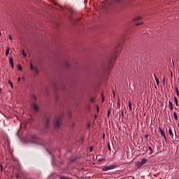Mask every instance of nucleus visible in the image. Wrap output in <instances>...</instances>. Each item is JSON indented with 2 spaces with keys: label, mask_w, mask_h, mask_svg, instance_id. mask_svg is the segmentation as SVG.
Returning a JSON list of instances; mask_svg holds the SVG:
<instances>
[{
  "label": "nucleus",
  "mask_w": 179,
  "mask_h": 179,
  "mask_svg": "<svg viewBox=\"0 0 179 179\" xmlns=\"http://www.w3.org/2000/svg\"><path fill=\"white\" fill-rule=\"evenodd\" d=\"M119 53L118 48H115L112 56L108 59L105 66H104V75L108 76L110 73V71L113 67V62L115 61L117 54Z\"/></svg>",
  "instance_id": "f257e3e1"
},
{
  "label": "nucleus",
  "mask_w": 179,
  "mask_h": 179,
  "mask_svg": "<svg viewBox=\"0 0 179 179\" xmlns=\"http://www.w3.org/2000/svg\"><path fill=\"white\" fill-rule=\"evenodd\" d=\"M41 139L36 135H32L31 137V141L33 143H38Z\"/></svg>",
  "instance_id": "f03ea898"
},
{
  "label": "nucleus",
  "mask_w": 179,
  "mask_h": 179,
  "mask_svg": "<svg viewBox=\"0 0 179 179\" xmlns=\"http://www.w3.org/2000/svg\"><path fill=\"white\" fill-rule=\"evenodd\" d=\"M61 122H62L61 118H58V119L56 120V121L55 122V127L56 129H59L60 127Z\"/></svg>",
  "instance_id": "7ed1b4c3"
},
{
  "label": "nucleus",
  "mask_w": 179,
  "mask_h": 179,
  "mask_svg": "<svg viewBox=\"0 0 179 179\" xmlns=\"http://www.w3.org/2000/svg\"><path fill=\"white\" fill-rule=\"evenodd\" d=\"M116 167L115 165H112V166H105L104 168L102 169V170L103 171H107L111 169H114Z\"/></svg>",
  "instance_id": "20e7f679"
},
{
  "label": "nucleus",
  "mask_w": 179,
  "mask_h": 179,
  "mask_svg": "<svg viewBox=\"0 0 179 179\" xmlns=\"http://www.w3.org/2000/svg\"><path fill=\"white\" fill-rule=\"evenodd\" d=\"M30 68H31V70L34 71L36 74L39 73V71H38L37 67H34L32 63H31V64H30Z\"/></svg>",
  "instance_id": "39448f33"
},
{
  "label": "nucleus",
  "mask_w": 179,
  "mask_h": 179,
  "mask_svg": "<svg viewBox=\"0 0 179 179\" xmlns=\"http://www.w3.org/2000/svg\"><path fill=\"white\" fill-rule=\"evenodd\" d=\"M49 124H50V119H49V117H46L45 120V122H44L45 127L46 129L48 128L49 127Z\"/></svg>",
  "instance_id": "423d86ee"
},
{
  "label": "nucleus",
  "mask_w": 179,
  "mask_h": 179,
  "mask_svg": "<svg viewBox=\"0 0 179 179\" xmlns=\"http://www.w3.org/2000/svg\"><path fill=\"white\" fill-rule=\"evenodd\" d=\"M159 131L161 132L162 136L164 138L165 141H166V134L164 132V131L163 129H162L161 128L159 129Z\"/></svg>",
  "instance_id": "0eeeda50"
},
{
  "label": "nucleus",
  "mask_w": 179,
  "mask_h": 179,
  "mask_svg": "<svg viewBox=\"0 0 179 179\" xmlns=\"http://www.w3.org/2000/svg\"><path fill=\"white\" fill-rule=\"evenodd\" d=\"M33 108L36 112H38L39 110V107L36 103H33Z\"/></svg>",
  "instance_id": "6e6552de"
},
{
  "label": "nucleus",
  "mask_w": 179,
  "mask_h": 179,
  "mask_svg": "<svg viewBox=\"0 0 179 179\" xmlns=\"http://www.w3.org/2000/svg\"><path fill=\"white\" fill-rule=\"evenodd\" d=\"M9 63L11 65L12 69H13L14 68V64H13V57H10V59H9Z\"/></svg>",
  "instance_id": "1a4fd4ad"
},
{
  "label": "nucleus",
  "mask_w": 179,
  "mask_h": 179,
  "mask_svg": "<svg viewBox=\"0 0 179 179\" xmlns=\"http://www.w3.org/2000/svg\"><path fill=\"white\" fill-rule=\"evenodd\" d=\"M143 164H142L141 162H138L136 164V166L137 168H141Z\"/></svg>",
  "instance_id": "9d476101"
},
{
  "label": "nucleus",
  "mask_w": 179,
  "mask_h": 179,
  "mask_svg": "<svg viewBox=\"0 0 179 179\" xmlns=\"http://www.w3.org/2000/svg\"><path fill=\"white\" fill-rule=\"evenodd\" d=\"M9 51H10V48H6V56L8 57V54H9Z\"/></svg>",
  "instance_id": "9b49d317"
},
{
  "label": "nucleus",
  "mask_w": 179,
  "mask_h": 179,
  "mask_svg": "<svg viewBox=\"0 0 179 179\" xmlns=\"http://www.w3.org/2000/svg\"><path fill=\"white\" fill-rule=\"evenodd\" d=\"M155 80H156V83L157 84V85H159V80L158 78V77H157V76H155Z\"/></svg>",
  "instance_id": "f8f14e48"
},
{
  "label": "nucleus",
  "mask_w": 179,
  "mask_h": 179,
  "mask_svg": "<svg viewBox=\"0 0 179 179\" xmlns=\"http://www.w3.org/2000/svg\"><path fill=\"white\" fill-rule=\"evenodd\" d=\"M141 162L142 163L143 165H144L145 164H146L147 159L145 158H144V159H143V160Z\"/></svg>",
  "instance_id": "ddd939ff"
},
{
  "label": "nucleus",
  "mask_w": 179,
  "mask_h": 179,
  "mask_svg": "<svg viewBox=\"0 0 179 179\" xmlns=\"http://www.w3.org/2000/svg\"><path fill=\"white\" fill-rule=\"evenodd\" d=\"M169 105L171 106V110H173V103L171 101H169Z\"/></svg>",
  "instance_id": "4468645a"
},
{
  "label": "nucleus",
  "mask_w": 179,
  "mask_h": 179,
  "mask_svg": "<svg viewBox=\"0 0 179 179\" xmlns=\"http://www.w3.org/2000/svg\"><path fill=\"white\" fill-rule=\"evenodd\" d=\"M169 134L171 135V137H173L174 136L171 128L169 129Z\"/></svg>",
  "instance_id": "2eb2a0df"
},
{
  "label": "nucleus",
  "mask_w": 179,
  "mask_h": 179,
  "mask_svg": "<svg viewBox=\"0 0 179 179\" xmlns=\"http://www.w3.org/2000/svg\"><path fill=\"white\" fill-rule=\"evenodd\" d=\"M174 99H175V102H176V104L177 106H178V100L176 97H174Z\"/></svg>",
  "instance_id": "dca6fc26"
},
{
  "label": "nucleus",
  "mask_w": 179,
  "mask_h": 179,
  "mask_svg": "<svg viewBox=\"0 0 179 179\" xmlns=\"http://www.w3.org/2000/svg\"><path fill=\"white\" fill-rule=\"evenodd\" d=\"M173 115H174L175 120H178V115H177V114H176V112L174 113Z\"/></svg>",
  "instance_id": "f3484780"
},
{
  "label": "nucleus",
  "mask_w": 179,
  "mask_h": 179,
  "mask_svg": "<svg viewBox=\"0 0 179 179\" xmlns=\"http://www.w3.org/2000/svg\"><path fill=\"white\" fill-rule=\"evenodd\" d=\"M129 110H132V106H131V101H129Z\"/></svg>",
  "instance_id": "a211bd4d"
},
{
  "label": "nucleus",
  "mask_w": 179,
  "mask_h": 179,
  "mask_svg": "<svg viewBox=\"0 0 179 179\" xmlns=\"http://www.w3.org/2000/svg\"><path fill=\"white\" fill-rule=\"evenodd\" d=\"M65 66H66V68H69L70 67V64H69V63H68V62H66Z\"/></svg>",
  "instance_id": "6ab92c4d"
},
{
  "label": "nucleus",
  "mask_w": 179,
  "mask_h": 179,
  "mask_svg": "<svg viewBox=\"0 0 179 179\" xmlns=\"http://www.w3.org/2000/svg\"><path fill=\"white\" fill-rule=\"evenodd\" d=\"M114 1L116 3H120L122 1V0H114Z\"/></svg>",
  "instance_id": "aec40b11"
},
{
  "label": "nucleus",
  "mask_w": 179,
  "mask_h": 179,
  "mask_svg": "<svg viewBox=\"0 0 179 179\" xmlns=\"http://www.w3.org/2000/svg\"><path fill=\"white\" fill-rule=\"evenodd\" d=\"M141 17H136L135 19H134V21H137V20H141Z\"/></svg>",
  "instance_id": "412c9836"
},
{
  "label": "nucleus",
  "mask_w": 179,
  "mask_h": 179,
  "mask_svg": "<svg viewBox=\"0 0 179 179\" xmlns=\"http://www.w3.org/2000/svg\"><path fill=\"white\" fill-rule=\"evenodd\" d=\"M8 83L10 85V87H11L12 88H13V83H11V81H10V80H9V81H8Z\"/></svg>",
  "instance_id": "4be33fe9"
},
{
  "label": "nucleus",
  "mask_w": 179,
  "mask_h": 179,
  "mask_svg": "<svg viewBox=\"0 0 179 179\" xmlns=\"http://www.w3.org/2000/svg\"><path fill=\"white\" fill-rule=\"evenodd\" d=\"M22 55H24V57H27V55H26V53L24 52V50H22Z\"/></svg>",
  "instance_id": "5701e85b"
},
{
  "label": "nucleus",
  "mask_w": 179,
  "mask_h": 179,
  "mask_svg": "<svg viewBox=\"0 0 179 179\" xmlns=\"http://www.w3.org/2000/svg\"><path fill=\"white\" fill-rule=\"evenodd\" d=\"M22 66L19 65V66H18V70L22 71Z\"/></svg>",
  "instance_id": "b1692460"
},
{
  "label": "nucleus",
  "mask_w": 179,
  "mask_h": 179,
  "mask_svg": "<svg viewBox=\"0 0 179 179\" xmlns=\"http://www.w3.org/2000/svg\"><path fill=\"white\" fill-rule=\"evenodd\" d=\"M90 102H91V103H94V98H92V99H90Z\"/></svg>",
  "instance_id": "393cba45"
},
{
  "label": "nucleus",
  "mask_w": 179,
  "mask_h": 179,
  "mask_svg": "<svg viewBox=\"0 0 179 179\" xmlns=\"http://www.w3.org/2000/svg\"><path fill=\"white\" fill-rule=\"evenodd\" d=\"M149 150H150V154H152L153 153L152 149L150 147H149Z\"/></svg>",
  "instance_id": "a878e982"
},
{
  "label": "nucleus",
  "mask_w": 179,
  "mask_h": 179,
  "mask_svg": "<svg viewBox=\"0 0 179 179\" xmlns=\"http://www.w3.org/2000/svg\"><path fill=\"white\" fill-rule=\"evenodd\" d=\"M143 24V22H141V23H136V26H140L141 24Z\"/></svg>",
  "instance_id": "bb28decb"
},
{
  "label": "nucleus",
  "mask_w": 179,
  "mask_h": 179,
  "mask_svg": "<svg viewBox=\"0 0 179 179\" xmlns=\"http://www.w3.org/2000/svg\"><path fill=\"white\" fill-rule=\"evenodd\" d=\"M176 92H177V95L179 96V91H178V88H176Z\"/></svg>",
  "instance_id": "cd10ccee"
},
{
  "label": "nucleus",
  "mask_w": 179,
  "mask_h": 179,
  "mask_svg": "<svg viewBox=\"0 0 179 179\" xmlns=\"http://www.w3.org/2000/svg\"><path fill=\"white\" fill-rule=\"evenodd\" d=\"M110 114H111V110H108V116L109 117Z\"/></svg>",
  "instance_id": "c85d7f7f"
},
{
  "label": "nucleus",
  "mask_w": 179,
  "mask_h": 179,
  "mask_svg": "<svg viewBox=\"0 0 179 179\" xmlns=\"http://www.w3.org/2000/svg\"><path fill=\"white\" fill-rule=\"evenodd\" d=\"M104 100H105V98H104L103 95L102 94V102H103Z\"/></svg>",
  "instance_id": "c756f323"
},
{
  "label": "nucleus",
  "mask_w": 179,
  "mask_h": 179,
  "mask_svg": "<svg viewBox=\"0 0 179 179\" xmlns=\"http://www.w3.org/2000/svg\"><path fill=\"white\" fill-rule=\"evenodd\" d=\"M77 159V158H75V159H71V162H75L76 160Z\"/></svg>",
  "instance_id": "7c9ffc66"
},
{
  "label": "nucleus",
  "mask_w": 179,
  "mask_h": 179,
  "mask_svg": "<svg viewBox=\"0 0 179 179\" xmlns=\"http://www.w3.org/2000/svg\"><path fill=\"white\" fill-rule=\"evenodd\" d=\"M61 179H71V178H65V177H61Z\"/></svg>",
  "instance_id": "2f4dec72"
},
{
  "label": "nucleus",
  "mask_w": 179,
  "mask_h": 179,
  "mask_svg": "<svg viewBox=\"0 0 179 179\" xmlns=\"http://www.w3.org/2000/svg\"><path fill=\"white\" fill-rule=\"evenodd\" d=\"M20 176L19 174L16 173V178H19Z\"/></svg>",
  "instance_id": "473e14b6"
},
{
  "label": "nucleus",
  "mask_w": 179,
  "mask_h": 179,
  "mask_svg": "<svg viewBox=\"0 0 179 179\" xmlns=\"http://www.w3.org/2000/svg\"><path fill=\"white\" fill-rule=\"evenodd\" d=\"M9 38L10 39V41H13L12 37H11L10 35H9Z\"/></svg>",
  "instance_id": "72a5a7b5"
},
{
  "label": "nucleus",
  "mask_w": 179,
  "mask_h": 179,
  "mask_svg": "<svg viewBox=\"0 0 179 179\" xmlns=\"http://www.w3.org/2000/svg\"><path fill=\"white\" fill-rule=\"evenodd\" d=\"M0 168H1V171H2V170H3L2 165H0Z\"/></svg>",
  "instance_id": "f704fd0d"
},
{
  "label": "nucleus",
  "mask_w": 179,
  "mask_h": 179,
  "mask_svg": "<svg viewBox=\"0 0 179 179\" xmlns=\"http://www.w3.org/2000/svg\"><path fill=\"white\" fill-rule=\"evenodd\" d=\"M33 99H34V100L36 99V96H35L34 95L33 96Z\"/></svg>",
  "instance_id": "c9c22d12"
},
{
  "label": "nucleus",
  "mask_w": 179,
  "mask_h": 179,
  "mask_svg": "<svg viewBox=\"0 0 179 179\" xmlns=\"http://www.w3.org/2000/svg\"><path fill=\"white\" fill-rule=\"evenodd\" d=\"M97 112H98V113L99 112V106H97Z\"/></svg>",
  "instance_id": "e433bc0d"
},
{
  "label": "nucleus",
  "mask_w": 179,
  "mask_h": 179,
  "mask_svg": "<svg viewBox=\"0 0 179 179\" xmlns=\"http://www.w3.org/2000/svg\"><path fill=\"white\" fill-rule=\"evenodd\" d=\"M108 150H109V151H110V145H108Z\"/></svg>",
  "instance_id": "4c0bfd02"
},
{
  "label": "nucleus",
  "mask_w": 179,
  "mask_h": 179,
  "mask_svg": "<svg viewBox=\"0 0 179 179\" xmlns=\"http://www.w3.org/2000/svg\"><path fill=\"white\" fill-rule=\"evenodd\" d=\"M92 150H93V148L92 147V148H90V151L92 152Z\"/></svg>",
  "instance_id": "58836bf2"
},
{
  "label": "nucleus",
  "mask_w": 179,
  "mask_h": 179,
  "mask_svg": "<svg viewBox=\"0 0 179 179\" xmlns=\"http://www.w3.org/2000/svg\"><path fill=\"white\" fill-rule=\"evenodd\" d=\"M18 81H19V82L20 81V77H19V78H18Z\"/></svg>",
  "instance_id": "ea45409f"
},
{
  "label": "nucleus",
  "mask_w": 179,
  "mask_h": 179,
  "mask_svg": "<svg viewBox=\"0 0 179 179\" xmlns=\"http://www.w3.org/2000/svg\"><path fill=\"white\" fill-rule=\"evenodd\" d=\"M2 35V33L1 32V30H0V36H1Z\"/></svg>",
  "instance_id": "a19ab883"
},
{
  "label": "nucleus",
  "mask_w": 179,
  "mask_h": 179,
  "mask_svg": "<svg viewBox=\"0 0 179 179\" xmlns=\"http://www.w3.org/2000/svg\"><path fill=\"white\" fill-rule=\"evenodd\" d=\"M171 76H173V73H172V71H171Z\"/></svg>",
  "instance_id": "79ce46f5"
},
{
  "label": "nucleus",
  "mask_w": 179,
  "mask_h": 179,
  "mask_svg": "<svg viewBox=\"0 0 179 179\" xmlns=\"http://www.w3.org/2000/svg\"><path fill=\"white\" fill-rule=\"evenodd\" d=\"M88 127H90V124H88Z\"/></svg>",
  "instance_id": "37998d69"
},
{
  "label": "nucleus",
  "mask_w": 179,
  "mask_h": 179,
  "mask_svg": "<svg viewBox=\"0 0 179 179\" xmlns=\"http://www.w3.org/2000/svg\"><path fill=\"white\" fill-rule=\"evenodd\" d=\"M1 91H2L1 88H0V92H1Z\"/></svg>",
  "instance_id": "c03bdc74"
},
{
  "label": "nucleus",
  "mask_w": 179,
  "mask_h": 179,
  "mask_svg": "<svg viewBox=\"0 0 179 179\" xmlns=\"http://www.w3.org/2000/svg\"><path fill=\"white\" fill-rule=\"evenodd\" d=\"M84 141V138H82V141Z\"/></svg>",
  "instance_id": "a18cd8bd"
},
{
  "label": "nucleus",
  "mask_w": 179,
  "mask_h": 179,
  "mask_svg": "<svg viewBox=\"0 0 179 179\" xmlns=\"http://www.w3.org/2000/svg\"><path fill=\"white\" fill-rule=\"evenodd\" d=\"M173 65H174V62L173 61Z\"/></svg>",
  "instance_id": "49530a36"
},
{
  "label": "nucleus",
  "mask_w": 179,
  "mask_h": 179,
  "mask_svg": "<svg viewBox=\"0 0 179 179\" xmlns=\"http://www.w3.org/2000/svg\"><path fill=\"white\" fill-rule=\"evenodd\" d=\"M105 137V134H103V138Z\"/></svg>",
  "instance_id": "de8ad7c7"
}]
</instances>
